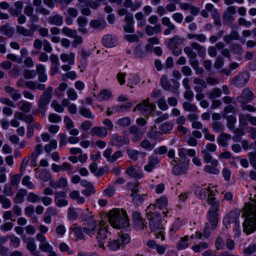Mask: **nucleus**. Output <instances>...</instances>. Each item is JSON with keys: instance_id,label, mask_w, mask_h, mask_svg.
Masks as SVG:
<instances>
[{"instance_id": "nucleus-1", "label": "nucleus", "mask_w": 256, "mask_h": 256, "mask_svg": "<svg viewBox=\"0 0 256 256\" xmlns=\"http://www.w3.org/2000/svg\"><path fill=\"white\" fill-rule=\"evenodd\" d=\"M86 234L92 238L96 234V239L100 248L105 249L104 244L112 236L108 228L102 225V222L98 223H92L86 229Z\"/></svg>"}, {"instance_id": "nucleus-2", "label": "nucleus", "mask_w": 256, "mask_h": 256, "mask_svg": "<svg viewBox=\"0 0 256 256\" xmlns=\"http://www.w3.org/2000/svg\"><path fill=\"white\" fill-rule=\"evenodd\" d=\"M108 217L110 223L114 228H121L129 225L126 212L122 209L116 208L110 210Z\"/></svg>"}, {"instance_id": "nucleus-3", "label": "nucleus", "mask_w": 256, "mask_h": 256, "mask_svg": "<svg viewBox=\"0 0 256 256\" xmlns=\"http://www.w3.org/2000/svg\"><path fill=\"white\" fill-rule=\"evenodd\" d=\"M193 50L196 51L200 58H204L206 55V49L204 46H201L196 42H192L190 46H186L184 49V52L190 58V63L192 68L194 69L199 66V62L196 60L197 54Z\"/></svg>"}, {"instance_id": "nucleus-4", "label": "nucleus", "mask_w": 256, "mask_h": 256, "mask_svg": "<svg viewBox=\"0 0 256 256\" xmlns=\"http://www.w3.org/2000/svg\"><path fill=\"white\" fill-rule=\"evenodd\" d=\"M243 215L246 218L243 224L244 231L250 234L256 230V206L250 204H246Z\"/></svg>"}, {"instance_id": "nucleus-5", "label": "nucleus", "mask_w": 256, "mask_h": 256, "mask_svg": "<svg viewBox=\"0 0 256 256\" xmlns=\"http://www.w3.org/2000/svg\"><path fill=\"white\" fill-rule=\"evenodd\" d=\"M150 220L149 226L152 232H155L156 238H161L162 241L164 240L163 234V226L162 224V218L160 214L156 212L150 213L148 216Z\"/></svg>"}, {"instance_id": "nucleus-6", "label": "nucleus", "mask_w": 256, "mask_h": 256, "mask_svg": "<svg viewBox=\"0 0 256 256\" xmlns=\"http://www.w3.org/2000/svg\"><path fill=\"white\" fill-rule=\"evenodd\" d=\"M130 241V236L124 233H119L118 238H112L110 236L108 241V246L113 250L118 249L121 246L128 243Z\"/></svg>"}, {"instance_id": "nucleus-7", "label": "nucleus", "mask_w": 256, "mask_h": 256, "mask_svg": "<svg viewBox=\"0 0 256 256\" xmlns=\"http://www.w3.org/2000/svg\"><path fill=\"white\" fill-rule=\"evenodd\" d=\"M52 87L48 86L40 98L38 102V108L39 112L42 114H44L46 108L52 99Z\"/></svg>"}, {"instance_id": "nucleus-8", "label": "nucleus", "mask_w": 256, "mask_h": 256, "mask_svg": "<svg viewBox=\"0 0 256 256\" xmlns=\"http://www.w3.org/2000/svg\"><path fill=\"white\" fill-rule=\"evenodd\" d=\"M211 205V208L208 212V219L209 222L212 224V228L214 230L216 228V224L218 222V206L220 202L218 200L214 201Z\"/></svg>"}, {"instance_id": "nucleus-9", "label": "nucleus", "mask_w": 256, "mask_h": 256, "mask_svg": "<svg viewBox=\"0 0 256 256\" xmlns=\"http://www.w3.org/2000/svg\"><path fill=\"white\" fill-rule=\"evenodd\" d=\"M150 98H147L146 100L138 104V107L139 108V110L141 112L142 114L145 116H148L156 108L154 104H150Z\"/></svg>"}, {"instance_id": "nucleus-10", "label": "nucleus", "mask_w": 256, "mask_h": 256, "mask_svg": "<svg viewBox=\"0 0 256 256\" xmlns=\"http://www.w3.org/2000/svg\"><path fill=\"white\" fill-rule=\"evenodd\" d=\"M36 239L40 242L39 249L41 251L48 253L54 250L52 246L46 240L44 234L38 233L36 235Z\"/></svg>"}, {"instance_id": "nucleus-11", "label": "nucleus", "mask_w": 256, "mask_h": 256, "mask_svg": "<svg viewBox=\"0 0 256 256\" xmlns=\"http://www.w3.org/2000/svg\"><path fill=\"white\" fill-rule=\"evenodd\" d=\"M250 76L248 72H242L239 74L232 80V84L236 87L242 88L248 82Z\"/></svg>"}, {"instance_id": "nucleus-12", "label": "nucleus", "mask_w": 256, "mask_h": 256, "mask_svg": "<svg viewBox=\"0 0 256 256\" xmlns=\"http://www.w3.org/2000/svg\"><path fill=\"white\" fill-rule=\"evenodd\" d=\"M198 196L202 200L205 199L208 196L207 202L208 204H212L214 201H218L215 198V194L210 187L201 188L198 192Z\"/></svg>"}, {"instance_id": "nucleus-13", "label": "nucleus", "mask_w": 256, "mask_h": 256, "mask_svg": "<svg viewBox=\"0 0 256 256\" xmlns=\"http://www.w3.org/2000/svg\"><path fill=\"white\" fill-rule=\"evenodd\" d=\"M112 150L111 148H106L103 152V156L106 160L110 163H114L116 160L122 156V152L120 150L115 152L113 154Z\"/></svg>"}, {"instance_id": "nucleus-14", "label": "nucleus", "mask_w": 256, "mask_h": 256, "mask_svg": "<svg viewBox=\"0 0 256 256\" xmlns=\"http://www.w3.org/2000/svg\"><path fill=\"white\" fill-rule=\"evenodd\" d=\"M54 200L58 207L66 206L68 205V201L66 199V194L64 192H55Z\"/></svg>"}, {"instance_id": "nucleus-15", "label": "nucleus", "mask_w": 256, "mask_h": 256, "mask_svg": "<svg viewBox=\"0 0 256 256\" xmlns=\"http://www.w3.org/2000/svg\"><path fill=\"white\" fill-rule=\"evenodd\" d=\"M240 212L237 211H232L227 214L224 218V222L228 228H230L232 226L237 223L238 219L239 218Z\"/></svg>"}, {"instance_id": "nucleus-16", "label": "nucleus", "mask_w": 256, "mask_h": 256, "mask_svg": "<svg viewBox=\"0 0 256 256\" xmlns=\"http://www.w3.org/2000/svg\"><path fill=\"white\" fill-rule=\"evenodd\" d=\"M254 98V94L248 88L243 90L241 94L236 98L237 100L240 103H248Z\"/></svg>"}, {"instance_id": "nucleus-17", "label": "nucleus", "mask_w": 256, "mask_h": 256, "mask_svg": "<svg viewBox=\"0 0 256 256\" xmlns=\"http://www.w3.org/2000/svg\"><path fill=\"white\" fill-rule=\"evenodd\" d=\"M81 217L83 221L87 222L85 224V226L84 227V233H86V229L92 223H98L96 220H94V216L92 214V212H90L88 208H86L82 212Z\"/></svg>"}, {"instance_id": "nucleus-18", "label": "nucleus", "mask_w": 256, "mask_h": 256, "mask_svg": "<svg viewBox=\"0 0 256 256\" xmlns=\"http://www.w3.org/2000/svg\"><path fill=\"white\" fill-rule=\"evenodd\" d=\"M162 23L163 25L167 27V28L164 31V35H170V34L176 30V26L170 21V18L168 17H163L162 18Z\"/></svg>"}, {"instance_id": "nucleus-19", "label": "nucleus", "mask_w": 256, "mask_h": 256, "mask_svg": "<svg viewBox=\"0 0 256 256\" xmlns=\"http://www.w3.org/2000/svg\"><path fill=\"white\" fill-rule=\"evenodd\" d=\"M128 132L132 135V140L134 142L140 140L144 134L140 129L136 126H131L128 128Z\"/></svg>"}, {"instance_id": "nucleus-20", "label": "nucleus", "mask_w": 256, "mask_h": 256, "mask_svg": "<svg viewBox=\"0 0 256 256\" xmlns=\"http://www.w3.org/2000/svg\"><path fill=\"white\" fill-rule=\"evenodd\" d=\"M34 8L33 6L28 4L26 6L24 10V14L30 17V22H37L39 20V18L38 15L34 14Z\"/></svg>"}, {"instance_id": "nucleus-21", "label": "nucleus", "mask_w": 256, "mask_h": 256, "mask_svg": "<svg viewBox=\"0 0 256 256\" xmlns=\"http://www.w3.org/2000/svg\"><path fill=\"white\" fill-rule=\"evenodd\" d=\"M58 210L54 207H49L46 210L43 216L44 222L48 224L51 223L52 217L58 215Z\"/></svg>"}, {"instance_id": "nucleus-22", "label": "nucleus", "mask_w": 256, "mask_h": 256, "mask_svg": "<svg viewBox=\"0 0 256 256\" xmlns=\"http://www.w3.org/2000/svg\"><path fill=\"white\" fill-rule=\"evenodd\" d=\"M102 42L106 47L112 48L116 46L117 40L115 36L112 34H106L102 39Z\"/></svg>"}, {"instance_id": "nucleus-23", "label": "nucleus", "mask_w": 256, "mask_h": 256, "mask_svg": "<svg viewBox=\"0 0 256 256\" xmlns=\"http://www.w3.org/2000/svg\"><path fill=\"white\" fill-rule=\"evenodd\" d=\"M91 135L98 137H106L108 134L107 129L103 126H94L90 131Z\"/></svg>"}, {"instance_id": "nucleus-24", "label": "nucleus", "mask_w": 256, "mask_h": 256, "mask_svg": "<svg viewBox=\"0 0 256 256\" xmlns=\"http://www.w3.org/2000/svg\"><path fill=\"white\" fill-rule=\"evenodd\" d=\"M138 184L136 182L135 184H130V188L132 189V194L131 196L132 197L134 201L142 202L144 199L142 196L138 194Z\"/></svg>"}, {"instance_id": "nucleus-25", "label": "nucleus", "mask_w": 256, "mask_h": 256, "mask_svg": "<svg viewBox=\"0 0 256 256\" xmlns=\"http://www.w3.org/2000/svg\"><path fill=\"white\" fill-rule=\"evenodd\" d=\"M188 168V164L185 163H179L174 166L172 170V172L175 175H181L186 174Z\"/></svg>"}, {"instance_id": "nucleus-26", "label": "nucleus", "mask_w": 256, "mask_h": 256, "mask_svg": "<svg viewBox=\"0 0 256 256\" xmlns=\"http://www.w3.org/2000/svg\"><path fill=\"white\" fill-rule=\"evenodd\" d=\"M132 218L134 224L141 229L144 230L146 228V226L144 224V220L140 216V214L134 212L132 214Z\"/></svg>"}, {"instance_id": "nucleus-27", "label": "nucleus", "mask_w": 256, "mask_h": 256, "mask_svg": "<svg viewBox=\"0 0 256 256\" xmlns=\"http://www.w3.org/2000/svg\"><path fill=\"white\" fill-rule=\"evenodd\" d=\"M36 70L38 74V80L40 82H44L47 80L48 76L45 73V68L42 64L36 66Z\"/></svg>"}, {"instance_id": "nucleus-28", "label": "nucleus", "mask_w": 256, "mask_h": 256, "mask_svg": "<svg viewBox=\"0 0 256 256\" xmlns=\"http://www.w3.org/2000/svg\"><path fill=\"white\" fill-rule=\"evenodd\" d=\"M126 144L125 140L117 134H114L110 138V144L112 146H122Z\"/></svg>"}, {"instance_id": "nucleus-29", "label": "nucleus", "mask_w": 256, "mask_h": 256, "mask_svg": "<svg viewBox=\"0 0 256 256\" xmlns=\"http://www.w3.org/2000/svg\"><path fill=\"white\" fill-rule=\"evenodd\" d=\"M26 194L27 190L26 189H19L14 198V202L16 204L22 203L24 201V198Z\"/></svg>"}, {"instance_id": "nucleus-30", "label": "nucleus", "mask_w": 256, "mask_h": 256, "mask_svg": "<svg viewBox=\"0 0 256 256\" xmlns=\"http://www.w3.org/2000/svg\"><path fill=\"white\" fill-rule=\"evenodd\" d=\"M14 32V28L8 24H6L0 26V33L2 34L11 37L13 36Z\"/></svg>"}, {"instance_id": "nucleus-31", "label": "nucleus", "mask_w": 256, "mask_h": 256, "mask_svg": "<svg viewBox=\"0 0 256 256\" xmlns=\"http://www.w3.org/2000/svg\"><path fill=\"white\" fill-rule=\"evenodd\" d=\"M159 163V160L158 158L154 156H150L148 158V164L144 166V170L148 172H152L155 166Z\"/></svg>"}, {"instance_id": "nucleus-32", "label": "nucleus", "mask_w": 256, "mask_h": 256, "mask_svg": "<svg viewBox=\"0 0 256 256\" xmlns=\"http://www.w3.org/2000/svg\"><path fill=\"white\" fill-rule=\"evenodd\" d=\"M184 40L180 38L178 36H175L173 38H170L168 42V48H174L178 45L182 44Z\"/></svg>"}, {"instance_id": "nucleus-33", "label": "nucleus", "mask_w": 256, "mask_h": 256, "mask_svg": "<svg viewBox=\"0 0 256 256\" xmlns=\"http://www.w3.org/2000/svg\"><path fill=\"white\" fill-rule=\"evenodd\" d=\"M194 83L196 86L194 87L196 92H202V90L207 87L206 82L202 79L198 78L194 79Z\"/></svg>"}, {"instance_id": "nucleus-34", "label": "nucleus", "mask_w": 256, "mask_h": 256, "mask_svg": "<svg viewBox=\"0 0 256 256\" xmlns=\"http://www.w3.org/2000/svg\"><path fill=\"white\" fill-rule=\"evenodd\" d=\"M48 22L51 24L60 26L64 22L63 17L58 14H56L48 18Z\"/></svg>"}, {"instance_id": "nucleus-35", "label": "nucleus", "mask_w": 256, "mask_h": 256, "mask_svg": "<svg viewBox=\"0 0 256 256\" xmlns=\"http://www.w3.org/2000/svg\"><path fill=\"white\" fill-rule=\"evenodd\" d=\"M18 106L20 110L28 113L30 111L32 107V104L29 102L22 100L18 103Z\"/></svg>"}, {"instance_id": "nucleus-36", "label": "nucleus", "mask_w": 256, "mask_h": 256, "mask_svg": "<svg viewBox=\"0 0 256 256\" xmlns=\"http://www.w3.org/2000/svg\"><path fill=\"white\" fill-rule=\"evenodd\" d=\"M77 23L78 25V31L83 33L86 34L87 30L84 28L88 24V20L84 16H80L76 20Z\"/></svg>"}, {"instance_id": "nucleus-37", "label": "nucleus", "mask_w": 256, "mask_h": 256, "mask_svg": "<svg viewBox=\"0 0 256 256\" xmlns=\"http://www.w3.org/2000/svg\"><path fill=\"white\" fill-rule=\"evenodd\" d=\"M230 138V134L226 133H222L217 139L218 143L222 146L226 148L228 146V141Z\"/></svg>"}, {"instance_id": "nucleus-38", "label": "nucleus", "mask_w": 256, "mask_h": 256, "mask_svg": "<svg viewBox=\"0 0 256 256\" xmlns=\"http://www.w3.org/2000/svg\"><path fill=\"white\" fill-rule=\"evenodd\" d=\"M202 154H204L203 158L206 162H211L212 166H216L218 162L216 160H213L212 155L206 150H202Z\"/></svg>"}, {"instance_id": "nucleus-39", "label": "nucleus", "mask_w": 256, "mask_h": 256, "mask_svg": "<svg viewBox=\"0 0 256 256\" xmlns=\"http://www.w3.org/2000/svg\"><path fill=\"white\" fill-rule=\"evenodd\" d=\"M60 60L64 62H68L70 65H73L74 61V54L70 52L68 54H62L60 56Z\"/></svg>"}, {"instance_id": "nucleus-40", "label": "nucleus", "mask_w": 256, "mask_h": 256, "mask_svg": "<svg viewBox=\"0 0 256 256\" xmlns=\"http://www.w3.org/2000/svg\"><path fill=\"white\" fill-rule=\"evenodd\" d=\"M142 6L140 2H136L133 3L132 0H125L124 6L127 8H130L132 11H134L139 8Z\"/></svg>"}, {"instance_id": "nucleus-41", "label": "nucleus", "mask_w": 256, "mask_h": 256, "mask_svg": "<svg viewBox=\"0 0 256 256\" xmlns=\"http://www.w3.org/2000/svg\"><path fill=\"white\" fill-rule=\"evenodd\" d=\"M222 95V90L218 87L212 88L210 92L207 93L208 97L212 100L220 98Z\"/></svg>"}, {"instance_id": "nucleus-42", "label": "nucleus", "mask_w": 256, "mask_h": 256, "mask_svg": "<svg viewBox=\"0 0 256 256\" xmlns=\"http://www.w3.org/2000/svg\"><path fill=\"white\" fill-rule=\"evenodd\" d=\"M168 199L166 196H163L156 200V202L152 205L153 206L158 207L160 209L166 208L168 206Z\"/></svg>"}, {"instance_id": "nucleus-43", "label": "nucleus", "mask_w": 256, "mask_h": 256, "mask_svg": "<svg viewBox=\"0 0 256 256\" xmlns=\"http://www.w3.org/2000/svg\"><path fill=\"white\" fill-rule=\"evenodd\" d=\"M90 24L93 28L103 29L106 27V24L103 20H94L90 22Z\"/></svg>"}, {"instance_id": "nucleus-44", "label": "nucleus", "mask_w": 256, "mask_h": 256, "mask_svg": "<svg viewBox=\"0 0 256 256\" xmlns=\"http://www.w3.org/2000/svg\"><path fill=\"white\" fill-rule=\"evenodd\" d=\"M162 135V133L160 130L158 131L156 126H152L151 130L148 132L147 136L148 138L152 139H158Z\"/></svg>"}, {"instance_id": "nucleus-45", "label": "nucleus", "mask_w": 256, "mask_h": 256, "mask_svg": "<svg viewBox=\"0 0 256 256\" xmlns=\"http://www.w3.org/2000/svg\"><path fill=\"white\" fill-rule=\"evenodd\" d=\"M70 198L72 200H76L77 203L82 204L84 203V198L80 196V194L78 190H73L69 194Z\"/></svg>"}, {"instance_id": "nucleus-46", "label": "nucleus", "mask_w": 256, "mask_h": 256, "mask_svg": "<svg viewBox=\"0 0 256 256\" xmlns=\"http://www.w3.org/2000/svg\"><path fill=\"white\" fill-rule=\"evenodd\" d=\"M160 83L162 87L165 90H172L173 92H175V90H172V87L166 76H162L160 79Z\"/></svg>"}, {"instance_id": "nucleus-47", "label": "nucleus", "mask_w": 256, "mask_h": 256, "mask_svg": "<svg viewBox=\"0 0 256 256\" xmlns=\"http://www.w3.org/2000/svg\"><path fill=\"white\" fill-rule=\"evenodd\" d=\"M0 204L4 209L9 208L12 205L11 200L4 194H0Z\"/></svg>"}, {"instance_id": "nucleus-48", "label": "nucleus", "mask_w": 256, "mask_h": 256, "mask_svg": "<svg viewBox=\"0 0 256 256\" xmlns=\"http://www.w3.org/2000/svg\"><path fill=\"white\" fill-rule=\"evenodd\" d=\"M240 35L238 32L233 30L230 34L226 35L224 37V40L226 43H229L232 40H239Z\"/></svg>"}, {"instance_id": "nucleus-49", "label": "nucleus", "mask_w": 256, "mask_h": 256, "mask_svg": "<svg viewBox=\"0 0 256 256\" xmlns=\"http://www.w3.org/2000/svg\"><path fill=\"white\" fill-rule=\"evenodd\" d=\"M70 230L72 232L74 233L76 236L79 239L83 240L84 238V229L76 225H74L71 228Z\"/></svg>"}, {"instance_id": "nucleus-50", "label": "nucleus", "mask_w": 256, "mask_h": 256, "mask_svg": "<svg viewBox=\"0 0 256 256\" xmlns=\"http://www.w3.org/2000/svg\"><path fill=\"white\" fill-rule=\"evenodd\" d=\"M250 115V114H244L243 113L239 114L240 127L244 128L248 125V122H249Z\"/></svg>"}, {"instance_id": "nucleus-51", "label": "nucleus", "mask_w": 256, "mask_h": 256, "mask_svg": "<svg viewBox=\"0 0 256 256\" xmlns=\"http://www.w3.org/2000/svg\"><path fill=\"white\" fill-rule=\"evenodd\" d=\"M26 248L30 250V254L34 255L36 252V244L34 240L32 238L28 239L26 244Z\"/></svg>"}, {"instance_id": "nucleus-52", "label": "nucleus", "mask_w": 256, "mask_h": 256, "mask_svg": "<svg viewBox=\"0 0 256 256\" xmlns=\"http://www.w3.org/2000/svg\"><path fill=\"white\" fill-rule=\"evenodd\" d=\"M22 184L30 190H33L35 188V185L30 181V178L29 176H26L22 178Z\"/></svg>"}, {"instance_id": "nucleus-53", "label": "nucleus", "mask_w": 256, "mask_h": 256, "mask_svg": "<svg viewBox=\"0 0 256 256\" xmlns=\"http://www.w3.org/2000/svg\"><path fill=\"white\" fill-rule=\"evenodd\" d=\"M126 172L128 176L135 178H140L143 176L142 174L138 172L135 168L132 166L127 168Z\"/></svg>"}, {"instance_id": "nucleus-54", "label": "nucleus", "mask_w": 256, "mask_h": 256, "mask_svg": "<svg viewBox=\"0 0 256 256\" xmlns=\"http://www.w3.org/2000/svg\"><path fill=\"white\" fill-rule=\"evenodd\" d=\"M187 38L188 39H193L195 38L198 41L200 42H204L206 41V36L201 34H188L187 35Z\"/></svg>"}, {"instance_id": "nucleus-55", "label": "nucleus", "mask_w": 256, "mask_h": 256, "mask_svg": "<svg viewBox=\"0 0 256 256\" xmlns=\"http://www.w3.org/2000/svg\"><path fill=\"white\" fill-rule=\"evenodd\" d=\"M173 124L170 122H166L162 124L160 126V130L162 133L168 134L172 128Z\"/></svg>"}, {"instance_id": "nucleus-56", "label": "nucleus", "mask_w": 256, "mask_h": 256, "mask_svg": "<svg viewBox=\"0 0 256 256\" xmlns=\"http://www.w3.org/2000/svg\"><path fill=\"white\" fill-rule=\"evenodd\" d=\"M16 30L18 34H20L24 36H32L30 30L23 26L18 25L16 26Z\"/></svg>"}, {"instance_id": "nucleus-57", "label": "nucleus", "mask_w": 256, "mask_h": 256, "mask_svg": "<svg viewBox=\"0 0 256 256\" xmlns=\"http://www.w3.org/2000/svg\"><path fill=\"white\" fill-rule=\"evenodd\" d=\"M140 146L146 150H152L154 149L155 145L151 143L148 140L144 139L141 142Z\"/></svg>"}, {"instance_id": "nucleus-58", "label": "nucleus", "mask_w": 256, "mask_h": 256, "mask_svg": "<svg viewBox=\"0 0 256 256\" xmlns=\"http://www.w3.org/2000/svg\"><path fill=\"white\" fill-rule=\"evenodd\" d=\"M42 146L41 144L36 145L31 156L32 160L36 161L38 156L42 153Z\"/></svg>"}, {"instance_id": "nucleus-59", "label": "nucleus", "mask_w": 256, "mask_h": 256, "mask_svg": "<svg viewBox=\"0 0 256 256\" xmlns=\"http://www.w3.org/2000/svg\"><path fill=\"white\" fill-rule=\"evenodd\" d=\"M188 236H186L183 238H182L178 242L177 244V248L179 250L185 249L188 247Z\"/></svg>"}, {"instance_id": "nucleus-60", "label": "nucleus", "mask_w": 256, "mask_h": 256, "mask_svg": "<svg viewBox=\"0 0 256 256\" xmlns=\"http://www.w3.org/2000/svg\"><path fill=\"white\" fill-rule=\"evenodd\" d=\"M78 213L75 208H69L68 212V218L70 220H75L78 217Z\"/></svg>"}, {"instance_id": "nucleus-61", "label": "nucleus", "mask_w": 256, "mask_h": 256, "mask_svg": "<svg viewBox=\"0 0 256 256\" xmlns=\"http://www.w3.org/2000/svg\"><path fill=\"white\" fill-rule=\"evenodd\" d=\"M68 86L66 83H61L58 88L55 90L54 94L58 98L62 96L63 95V92L67 88Z\"/></svg>"}, {"instance_id": "nucleus-62", "label": "nucleus", "mask_w": 256, "mask_h": 256, "mask_svg": "<svg viewBox=\"0 0 256 256\" xmlns=\"http://www.w3.org/2000/svg\"><path fill=\"white\" fill-rule=\"evenodd\" d=\"M111 96L112 94L110 91L104 90L98 95L97 98L100 100H105L110 99Z\"/></svg>"}, {"instance_id": "nucleus-63", "label": "nucleus", "mask_w": 256, "mask_h": 256, "mask_svg": "<svg viewBox=\"0 0 256 256\" xmlns=\"http://www.w3.org/2000/svg\"><path fill=\"white\" fill-rule=\"evenodd\" d=\"M223 22L224 24H230L234 20L233 15L224 12L222 16Z\"/></svg>"}, {"instance_id": "nucleus-64", "label": "nucleus", "mask_w": 256, "mask_h": 256, "mask_svg": "<svg viewBox=\"0 0 256 256\" xmlns=\"http://www.w3.org/2000/svg\"><path fill=\"white\" fill-rule=\"evenodd\" d=\"M80 112L82 116L88 118L92 119L94 117V115L92 113L90 110L86 108H81L80 109Z\"/></svg>"}]
</instances>
